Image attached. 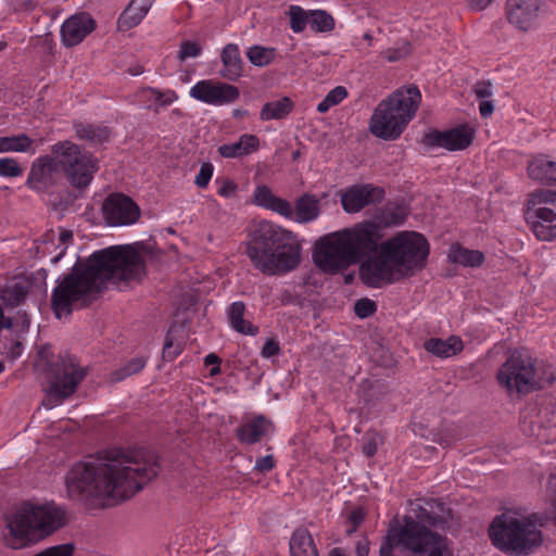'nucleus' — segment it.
<instances>
[{"label": "nucleus", "mask_w": 556, "mask_h": 556, "mask_svg": "<svg viewBox=\"0 0 556 556\" xmlns=\"http://www.w3.org/2000/svg\"><path fill=\"white\" fill-rule=\"evenodd\" d=\"M407 216L408 210L405 205L389 203L377 211L372 220L380 225L383 232L384 228L403 225Z\"/></svg>", "instance_id": "obj_29"}, {"label": "nucleus", "mask_w": 556, "mask_h": 556, "mask_svg": "<svg viewBox=\"0 0 556 556\" xmlns=\"http://www.w3.org/2000/svg\"><path fill=\"white\" fill-rule=\"evenodd\" d=\"M159 471L154 453L114 448L76 463L65 476L66 492L72 500L111 507L131 498Z\"/></svg>", "instance_id": "obj_1"}, {"label": "nucleus", "mask_w": 556, "mask_h": 556, "mask_svg": "<svg viewBox=\"0 0 556 556\" xmlns=\"http://www.w3.org/2000/svg\"><path fill=\"white\" fill-rule=\"evenodd\" d=\"M365 518V511L363 508L357 507L353 509L349 516V522L355 527H358Z\"/></svg>", "instance_id": "obj_59"}, {"label": "nucleus", "mask_w": 556, "mask_h": 556, "mask_svg": "<svg viewBox=\"0 0 556 556\" xmlns=\"http://www.w3.org/2000/svg\"><path fill=\"white\" fill-rule=\"evenodd\" d=\"M541 5V0H507V21L517 29L528 31L539 17Z\"/></svg>", "instance_id": "obj_21"}, {"label": "nucleus", "mask_w": 556, "mask_h": 556, "mask_svg": "<svg viewBox=\"0 0 556 556\" xmlns=\"http://www.w3.org/2000/svg\"><path fill=\"white\" fill-rule=\"evenodd\" d=\"M181 351H182V348H181L180 343L174 342L173 336H172V329H169L166 334L164 346H163V352H162L163 359L172 362L181 353Z\"/></svg>", "instance_id": "obj_46"}, {"label": "nucleus", "mask_w": 556, "mask_h": 556, "mask_svg": "<svg viewBox=\"0 0 556 556\" xmlns=\"http://www.w3.org/2000/svg\"><path fill=\"white\" fill-rule=\"evenodd\" d=\"M291 556H319L317 547L306 529H296L290 539Z\"/></svg>", "instance_id": "obj_31"}, {"label": "nucleus", "mask_w": 556, "mask_h": 556, "mask_svg": "<svg viewBox=\"0 0 556 556\" xmlns=\"http://www.w3.org/2000/svg\"><path fill=\"white\" fill-rule=\"evenodd\" d=\"M143 261L130 245H114L77 262L58 279L51 294V308L58 318L91 305L108 280H135L143 274Z\"/></svg>", "instance_id": "obj_2"}, {"label": "nucleus", "mask_w": 556, "mask_h": 556, "mask_svg": "<svg viewBox=\"0 0 556 556\" xmlns=\"http://www.w3.org/2000/svg\"><path fill=\"white\" fill-rule=\"evenodd\" d=\"M70 520L66 507L54 501H25L4 516L3 543L12 549L31 546L65 528Z\"/></svg>", "instance_id": "obj_5"}, {"label": "nucleus", "mask_w": 556, "mask_h": 556, "mask_svg": "<svg viewBox=\"0 0 556 556\" xmlns=\"http://www.w3.org/2000/svg\"><path fill=\"white\" fill-rule=\"evenodd\" d=\"M239 96L236 86L211 79L200 80L190 89V97L210 105L232 103Z\"/></svg>", "instance_id": "obj_17"}, {"label": "nucleus", "mask_w": 556, "mask_h": 556, "mask_svg": "<svg viewBox=\"0 0 556 556\" xmlns=\"http://www.w3.org/2000/svg\"><path fill=\"white\" fill-rule=\"evenodd\" d=\"M204 364L206 366L215 365L210 370V376L211 377H214V376H216V375H218L220 372V367H219L220 358L216 354L211 353V354L206 355L205 358H204Z\"/></svg>", "instance_id": "obj_58"}, {"label": "nucleus", "mask_w": 556, "mask_h": 556, "mask_svg": "<svg viewBox=\"0 0 556 556\" xmlns=\"http://www.w3.org/2000/svg\"><path fill=\"white\" fill-rule=\"evenodd\" d=\"M308 24L314 31L327 33L334 28L333 17L324 10L309 12Z\"/></svg>", "instance_id": "obj_38"}, {"label": "nucleus", "mask_w": 556, "mask_h": 556, "mask_svg": "<svg viewBox=\"0 0 556 556\" xmlns=\"http://www.w3.org/2000/svg\"><path fill=\"white\" fill-rule=\"evenodd\" d=\"M451 519V509L440 500L422 501L415 518L406 516L404 525L388 531L379 556H450L446 539L427 529H443Z\"/></svg>", "instance_id": "obj_3"}, {"label": "nucleus", "mask_w": 556, "mask_h": 556, "mask_svg": "<svg viewBox=\"0 0 556 556\" xmlns=\"http://www.w3.org/2000/svg\"><path fill=\"white\" fill-rule=\"evenodd\" d=\"M31 144L33 140L26 134L0 137V153L27 152L30 150Z\"/></svg>", "instance_id": "obj_36"}, {"label": "nucleus", "mask_w": 556, "mask_h": 556, "mask_svg": "<svg viewBox=\"0 0 556 556\" xmlns=\"http://www.w3.org/2000/svg\"><path fill=\"white\" fill-rule=\"evenodd\" d=\"M201 52L202 47L197 41L182 40L177 58L180 62H185L187 59L199 56Z\"/></svg>", "instance_id": "obj_44"}, {"label": "nucleus", "mask_w": 556, "mask_h": 556, "mask_svg": "<svg viewBox=\"0 0 556 556\" xmlns=\"http://www.w3.org/2000/svg\"><path fill=\"white\" fill-rule=\"evenodd\" d=\"M546 517L530 514L518 517L511 511L496 516L492 521L489 535L495 547L510 555H528L543 542L541 527Z\"/></svg>", "instance_id": "obj_7"}, {"label": "nucleus", "mask_w": 556, "mask_h": 556, "mask_svg": "<svg viewBox=\"0 0 556 556\" xmlns=\"http://www.w3.org/2000/svg\"><path fill=\"white\" fill-rule=\"evenodd\" d=\"M384 199V190L371 184L353 185L341 193L342 208L354 214L364 207L380 203Z\"/></svg>", "instance_id": "obj_19"}, {"label": "nucleus", "mask_w": 556, "mask_h": 556, "mask_svg": "<svg viewBox=\"0 0 556 556\" xmlns=\"http://www.w3.org/2000/svg\"><path fill=\"white\" fill-rule=\"evenodd\" d=\"M493 0H468L469 8L475 11H482L486 9Z\"/></svg>", "instance_id": "obj_62"}, {"label": "nucleus", "mask_w": 556, "mask_h": 556, "mask_svg": "<svg viewBox=\"0 0 556 556\" xmlns=\"http://www.w3.org/2000/svg\"><path fill=\"white\" fill-rule=\"evenodd\" d=\"M213 176V165L211 163H203L195 177L194 184L199 188H205Z\"/></svg>", "instance_id": "obj_51"}, {"label": "nucleus", "mask_w": 556, "mask_h": 556, "mask_svg": "<svg viewBox=\"0 0 556 556\" xmlns=\"http://www.w3.org/2000/svg\"><path fill=\"white\" fill-rule=\"evenodd\" d=\"M23 174V168L15 159H0V176L18 177Z\"/></svg>", "instance_id": "obj_45"}, {"label": "nucleus", "mask_w": 556, "mask_h": 556, "mask_svg": "<svg viewBox=\"0 0 556 556\" xmlns=\"http://www.w3.org/2000/svg\"><path fill=\"white\" fill-rule=\"evenodd\" d=\"M51 153L73 187L86 188L91 182L98 169V160L92 154L70 140L54 143Z\"/></svg>", "instance_id": "obj_12"}, {"label": "nucleus", "mask_w": 556, "mask_h": 556, "mask_svg": "<svg viewBox=\"0 0 556 556\" xmlns=\"http://www.w3.org/2000/svg\"><path fill=\"white\" fill-rule=\"evenodd\" d=\"M424 349L437 357L447 358L459 354L464 349V344L457 336H451L445 340L430 338L424 342Z\"/></svg>", "instance_id": "obj_25"}, {"label": "nucleus", "mask_w": 556, "mask_h": 556, "mask_svg": "<svg viewBox=\"0 0 556 556\" xmlns=\"http://www.w3.org/2000/svg\"><path fill=\"white\" fill-rule=\"evenodd\" d=\"M294 109V102L289 97L266 102L261 112L260 118L263 122L286 118Z\"/></svg>", "instance_id": "obj_32"}, {"label": "nucleus", "mask_w": 556, "mask_h": 556, "mask_svg": "<svg viewBox=\"0 0 556 556\" xmlns=\"http://www.w3.org/2000/svg\"><path fill=\"white\" fill-rule=\"evenodd\" d=\"M151 8L149 0H131L118 18L121 29L127 30L137 26Z\"/></svg>", "instance_id": "obj_30"}, {"label": "nucleus", "mask_w": 556, "mask_h": 556, "mask_svg": "<svg viewBox=\"0 0 556 556\" xmlns=\"http://www.w3.org/2000/svg\"><path fill=\"white\" fill-rule=\"evenodd\" d=\"M76 137L80 140H87L94 144H101L109 140L110 130L105 126L74 123Z\"/></svg>", "instance_id": "obj_34"}, {"label": "nucleus", "mask_w": 556, "mask_h": 556, "mask_svg": "<svg viewBox=\"0 0 556 556\" xmlns=\"http://www.w3.org/2000/svg\"><path fill=\"white\" fill-rule=\"evenodd\" d=\"M497 380L509 392L529 393L549 387L555 380V375L549 367H536L530 356L514 353L501 366Z\"/></svg>", "instance_id": "obj_9"}, {"label": "nucleus", "mask_w": 556, "mask_h": 556, "mask_svg": "<svg viewBox=\"0 0 556 556\" xmlns=\"http://www.w3.org/2000/svg\"><path fill=\"white\" fill-rule=\"evenodd\" d=\"M51 153L73 187L86 188L91 182L98 169V160L92 154L70 140L54 143Z\"/></svg>", "instance_id": "obj_11"}, {"label": "nucleus", "mask_w": 556, "mask_h": 556, "mask_svg": "<svg viewBox=\"0 0 556 556\" xmlns=\"http://www.w3.org/2000/svg\"><path fill=\"white\" fill-rule=\"evenodd\" d=\"M526 212V222L540 241L556 239V191L545 190L534 195Z\"/></svg>", "instance_id": "obj_14"}, {"label": "nucleus", "mask_w": 556, "mask_h": 556, "mask_svg": "<svg viewBox=\"0 0 556 556\" xmlns=\"http://www.w3.org/2000/svg\"><path fill=\"white\" fill-rule=\"evenodd\" d=\"M309 13L307 14L302 8L298 5L290 7V27L294 33L304 30L308 23Z\"/></svg>", "instance_id": "obj_43"}, {"label": "nucleus", "mask_w": 556, "mask_h": 556, "mask_svg": "<svg viewBox=\"0 0 556 556\" xmlns=\"http://www.w3.org/2000/svg\"><path fill=\"white\" fill-rule=\"evenodd\" d=\"M144 366L146 359L143 357H134L123 367L112 371L109 376V380L112 383L121 382L127 377L139 372Z\"/></svg>", "instance_id": "obj_37"}, {"label": "nucleus", "mask_w": 556, "mask_h": 556, "mask_svg": "<svg viewBox=\"0 0 556 556\" xmlns=\"http://www.w3.org/2000/svg\"><path fill=\"white\" fill-rule=\"evenodd\" d=\"M245 253L265 275L294 270L301 263L302 247L296 235L268 220L252 225Z\"/></svg>", "instance_id": "obj_6"}, {"label": "nucleus", "mask_w": 556, "mask_h": 556, "mask_svg": "<svg viewBox=\"0 0 556 556\" xmlns=\"http://www.w3.org/2000/svg\"><path fill=\"white\" fill-rule=\"evenodd\" d=\"M473 91L476 97L481 100L489 99L493 96L492 84L490 81H478L473 87Z\"/></svg>", "instance_id": "obj_53"}, {"label": "nucleus", "mask_w": 556, "mask_h": 556, "mask_svg": "<svg viewBox=\"0 0 556 556\" xmlns=\"http://www.w3.org/2000/svg\"><path fill=\"white\" fill-rule=\"evenodd\" d=\"M267 210L276 212L286 218L291 219L293 217V207L291 204L287 200L277 195L274 198Z\"/></svg>", "instance_id": "obj_50"}, {"label": "nucleus", "mask_w": 556, "mask_h": 556, "mask_svg": "<svg viewBox=\"0 0 556 556\" xmlns=\"http://www.w3.org/2000/svg\"><path fill=\"white\" fill-rule=\"evenodd\" d=\"M238 190V185L230 180L226 179L222 182V186L218 189V194L223 198H233L236 195V192Z\"/></svg>", "instance_id": "obj_54"}, {"label": "nucleus", "mask_w": 556, "mask_h": 556, "mask_svg": "<svg viewBox=\"0 0 556 556\" xmlns=\"http://www.w3.org/2000/svg\"><path fill=\"white\" fill-rule=\"evenodd\" d=\"M344 230L352 251L356 254L357 264H362L368 257H374L380 253V245L382 243L380 241L383 238V232L380 229V225L375 220H364Z\"/></svg>", "instance_id": "obj_15"}, {"label": "nucleus", "mask_w": 556, "mask_h": 556, "mask_svg": "<svg viewBox=\"0 0 556 556\" xmlns=\"http://www.w3.org/2000/svg\"><path fill=\"white\" fill-rule=\"evenodd\" d=\"M475 132L468 125H460L448 130H433L427 134L424 142L428 147H440L450 151L464 150L473 141Z\"/></svg>", "instance_id": "obj_20"}, {"label": "nucleus", "mask_w": 556, "mask_h": 556, "mask_svg": "<svg viewBox=\"0 0 556 556\" xmlns=\"http://www.w3.org/2000/svg\"><path fill=\"white\" fill-rule=\"evenodd\" d=\"M223 66L219 74L223 78L236 81L242 75L243 61L237 45L228 43L220 53Z\"/></svg>", "instance_id": "obj_23"}, {"label": "nucleus", "mask_w": 556, "mask_h": 556, "mask_svg": "<svg viewBox=\"0 0 556 556\" xmlns=\"http://www.w3.org/2000/svg\"><path fill=\"white\" fill-rule=\"evenodd\" d=\"M493 111H494V106H493V103L491 101L483 100V101L480 102L479 112H480L482 117L491 116Z\"/></svg>", "instance_id": "obj_61"}, {"label": "nucleus", "mask_w": 556, "mask_h": 556, "mask_svg": "<svg viewBox=\"0 0 556 556\" xmlns=\"http://www.w3.org/2000/svg\"><path fill=\"white\" fill-rule=\"evenodd\" d=\"M377 311V304L375 301L364 298L357 300L354 304L355 315L359 318H367L375 314Z\"/></svg>", "instance_id": "obj_49"}, {"label": "nucleus", "mask_w": 556, "mask_h": 556, "mask_svg": "<svg viewBox=\"0 0 556 556\" xmlns=\"http://www.w3.org/2000/svg\"><path fill=\"white\" fill-rule=\"evenodd\" d=\"M533 424H534V421H533V420H530V421H529V429H527V421L525 420V422H523V431H525V432H528V431H529V433H530L531 435L536 437L539 440H543V438H542L543 435H542V433H541V430H542V429H541V427H540V426H538V429H534Z\"/></svg>", "instance_id": "obj_63"}, {"label": "nucleus", "mask_w": 556, "mask_h": 556, "mask_svg": "<svg viewBox=\"0 0 556 556\" xmlns=\"http://www.w3.org/2000/svg\"><path fill=\"white\" fill-rule=\"evenodd\" d=\"M528 175L541 184L556 185V162L546 155H536L528 164Z\"/></svg>", "instance_id": "obj_24"}, {"label": "nucleus", "mask_w": 556, "mask_h": 556, "mask_svg": "<svg viewBox=\"0 0 556 556\" xmlns=\"http://www.w3.org/2000/svg\"><path fill=\"white\" fill-rule=\"evenodd\" d=\"M74 552V543H64L47 547L34 556H73Z\"/></svg>", "instance_id": "obj_47"}, {"label": "nucleus", "mask_w": 556, "mask_h": 556, "mask_svg": "<svg viewBox=\"0 0 556 556\" xmlns=\"http://www.w3.org/2000/svg\"><path fill=\"white\" fill-rule=\"evenodd\" d=\"M105 220L112 226L131 225L140 217L139 206L122 193L109 195L102 205Z\"/></svg>", "instance_id": "obj_18"}, {"label": "nucleus", "mask_w": 556, "mask_h": 556, "mask_svg": "<svg viewBox=\"0 0 556 556\" xmlns=\"http://www.w3.org/2000/svg\"><path fill=\"white\" fill-rule=\"evenodd\" d=\"M279 352H280L279 343L274 339H269L263 345L261 355L265 358H269L271 356L277 355Z\"/></svg>", "instance_id": "obj_56"}, {"label": "nucleus", "mask_w": 556, "mask_h": 556, "mask_svg": "<svg viewBox=\"0 0 556 556\" xmlns=\"http://www.w3.org/2000/svg\"><path fill=\"white\" fill-rule=\"evenodd\" d=\"M258 146L260 140L255 135L244 134L236 142L219 146L218 153L226 159L242 157L256 151Z\"/></svg>", "instance_id": "obj_27"}, {"label": "nucleus", "mask_w": 556, "mask_h": 556, "mask_svg": "<svg viewBox=\"0 0 556 556\" xmlns=\"http://www.w3.org/2000/svg\"><path fill=\"white\" fill-rule=\"evenodd\" d=\"M329 556H345L342 549L336 547L330 551Z\"/></svg>", "instance_id": "obj_64"}, {"label": "nucleus", "mask_w": 556, "mask_h": 556, "mask_svg": "<svg viewBox=\"0 0 556 556\" xmlns=\"http://www.w3.org/2000/svg\"><path fill=\"white\" fill-rule=\"evenodd\" d=\"M94 28L96 22L89 14L72 15L61 26L62 42L65 47H74L81 42Z\"/></svg>", "instance_id": "obj_22"}, {"label": "nucleus", "mask_w": 556, "mask_h": 556, "mask_svg": "<svg viewBox=\"0 0 556 556\" xmlns=\"http://www.w3.org/2000/svg\"><path fill=\"white\" fill-rule=\"evenodd\" d=\"M59 179L60 165L51 153L39 156L31 163L25 185L35 192L43 193L54 187Z\"/></svg>", "instance_id": "obj_16"}, {"label": "nucleus", "mask_w": 556, "mask_h": 556, "mask_svg": "<svg viewBox=\"0 0 556 556\" xmlns=\"http://www.w3.org/2000/svg\"><path fill=\"white\" fill-rule=\"evenodd\" d=\"M421 94L416 86L400 88L382 100L375 109L369 129L384 140H395L415 116Z\"/></svg>", "instance_id": "obj_8"}, {"label": "nucleus", "mask_w": 556, "mask_h": 556, "mask_svg": "<svg viewBox=\"0 0 556 556\" xmlns=\"http://www.w3.org/2000/svg\"><path fill=\"white\" fill-rule=\"evenodd\" d=\"M43 368L51 378L47 399L42 402L47 408L70 397L87 375L86 369L70 354L60 355L55 362L46 361Z\"/></svg>", "instance_id": "obj_10"}, {"label": "nucleus", "mask_w": 556, "mask_h": 556, "mask_svg": "<svg viewBox=\"0 0 556 556\" xmlns=\"http://www.w3.org/2000/svg\"><path fill=\"white\" fill-rule=\"evenodd\" d=\"M72 239H73V232L71 230H62L60 232L59 241H60L61 245L58 247V248H60V252L51 258L52 263H58L62 258V256L65 254V251L67 249L66 244H67V242L72 241Z\"/></svg>", "instance_id": "obj_52"}, {"label": "nucleus", "mask_w": 556, "mask_h": 556, "mask_svg": "<svg viewBox=\"0 0 556 556\" xmlns=\"http://www.w3.org/2000/svg\"><path fill=\"white\" fill-rule=\"evenodd\" d=\"M276 55V49L261 46L251 47L247 53L249 61L255 66H266L270 64Z\"/></svg>", "instance_id": "obj_39"}, {"label": "nucleus", "mask_w": 556, "mask_h": 556, "mask_svg": "<svg viewBox=\"0 0 556 556\" xmlns=\"http://www.w3.org/2000/svg\"><path fill=\"white\" fill-rule=\"evenodd\" d=\"M319 199L312 193H304L295 201L293 217L291 219L307 224L319 216Z\"/></svg>", "instance_id": "obj_28"}, {"label": "nucleus", "mask_w": 556, "mask_h": 556, "mask_svg": "<svg viewBox=\"0 0 556 556\" xmlns=\"http://www.w3.org/2000/svg\"><path fill=\"white\" fill-rule=\"evenodd\" d=\"M348 97V90L343 86H338L330 90L321 102L317 105L319 113H326L330 108L341 103Z\"/></svg>", "instance_id": "obj_40"}, {"label": "nucleus", "mask_w": 556, "mask_h": 556, "mask_svg": "<svg viewBox=\"0 0 556 556\" xmlns=\"http://www.w3.org/2000/svg\"><path fill=\"white\" fill-rule=\"evenodd\" d=\"M275 467V459L271 455L260 457L255 463V469L261 472H266Z\"/></svg>", "instance_id": "obj_57"}, {"label": "nucleus", "mask_w": 556, "mask_h": 556, "mask_svg": "<svg viewBox=\"0 0 556 556\" xmlns=\"http://www.w3.org/2000/svg\"><path fill=\"white\" fill-rule=\"evenodd\" d=\"M448 260L463 266L477 267L484 261V255L478 250H469L459 244L451 247Z\"/></svg>", "instance_id": "obj_35"}, {"label": "nucleus", "mask_w": 556, "mask_h": 556, "mask_svg": "<svg viewBox=\"0 0 556 556\" xmlns=\"http://www.w3.org/2000/svg\"><path fill=\"white\" fill-rule=\"evenodd\" d=\"M27 295V288L22 283H14L2 291V300L12 307L23 303Z\"/></svg>", "instance_id": "obj_41"}, {"label": "nucleus", "mask_w": 556, "mask_h": 556, "mask_svg": "<svg viewBox=\"0 0 556 556\" xmlns=\"http://www.w3.org/2000/svg\"><path fill=\"white\" fill-rule=\"evenodd\" d=\"M245 304L242 301L233 302L229 307V321L231 327L239 333L256 336L258 328L243 318Z\"/></svg>", "instance_id": "obj_33"}, {"label": "nucleus", "mask_w": 556, "mask_h": 556, "mask_svg": "<svg viewBox=\"0 0 556 556\" xmlns=\"http://www.w3.org/2000/svg\"><path fill=\"white\" fill-rule=\"evenodd\" d=\"M273 429L270 420L258 416L237 429L238 439L247 444L260 442Z\"/></svg>", "instance_id": "obj_26"}, {"label": "nucleus", "mask_w": 556, "mask_h": 556, "mask_svg": "<svg viewBox=\"0 0 556 556\" xmlns=\"http://www.w3.org/2000/svg\"><path fill=\"white\" fill-rule=\"evenodd\" d=\"M363 453L367 457H371L377 453V434L367 433L363 445Z\"/></svg>", "instance_id": "obj_55"}, {"label": "nucleus", "mask_w": 556, "mask_h": 556, "mask_svg": "<svg viewBox=\"0 0 556 556\" xmlns=\"http://www.w3.org/2000/svg\"><path fill=\"white\" fill-rule=\"evenodd\" d=\"M275 197L276 195L267 186L262 185L255 188L253 193V202L258 206L268 208L269 204L271 203Z\"/></svg>", "instance_id": "obj_48"}, {"label": "nucleus", "mask_w": 556, "mask_h": 556, "mask_svg": "<svg viewBox=\"0 0 556 556\" xmlns=\"http://www.w3.org/2000/svg\"><path fill=\"white\" fill-rule=\"evenodd\" d=\"M355 552L357 556H368L369 541L366 538H363L359 541H357Z\"/></svg>", "instance_id": "obj_60"}, {"label": "nucleus", "mask_w": 556, "mask_h": 556, "mask_svg": "<svg viewBox=\"0 0 556 556\" xmlns=\"http://www.w3.org/2000/svg\"><path fill=\"white\" fill-rule=\"evenodd\" d=\"M427 239L416 231H400L380 245V253L359 265V278L368 287L391 283L394 275L413 276L421 270L429 256Z\"/></svg>", "instance_id": "obj_4"}, {"label": "nucleus", "mask_w": 556, "mask_h": 556, "mask_svg": "<svg viewBox=\"0 0 556 556\" xmlns=\"http://www.w3.org/2000/svg\"><path fill=\"white\" fill-rule=\"evenodd\" d=\"M355 256L344 229L319 238L313 251L315 265L327 274H337L357 264Z\"/></svg>", "instance_id": "obj_13"}, {"label": "nucleus", "mask_w": 556, "mask_h": 556, "mask_svg": "<svg viewBox=\"0 0 556 556\" xmlns=\"http://www.w3.org/2000/svg\"><path fill=\"white\" fill-rule=\"evenodd\" d=\"M144 91L151 94V99L155 101V105L153 108L154 112H159L160 108L167 106L177 100V94L175 91H161L155 88H148Z\"/></svg>", "instance_id": "obj_42"}]
</instances>
